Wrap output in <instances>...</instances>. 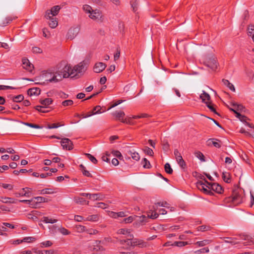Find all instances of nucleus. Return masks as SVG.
<instances>
[{
  "mask_svg": "<svg viewBox=\"0 0 254 254\" xmlns=\"http://www.w3.org/2000/svg\"><path fill=\"white\" fill-rule=\"evenodd\" d=\"M69 69L70 65L65 62H63L56 67L44 71L41 77L47 82L57 83L63 78L69 77Z\"/></svg>",
  "mask_w": 254,
  "mask_h": 254,
  "instance_id": "f257e3e1",
  "label": "nucleus"
},
{
  "mask_svg": "<svg viewBox=\"0 0 254 254\" xmlns=\"http://www.w3.org/2000/svg\"><path fill=\"white\" fill-rule=\"evenodd\" d=\"M83 10L87 13L89 14V17L93 20L101 21L102 14L100 10L98 9L93 10L92 7L88 5L83 6Z\"/></svg>",
  "mask_w": 254,
  "mask_h": 254,
  "instance_id": "f03ea898",
  "label": "nucleus"
},
{
  "mask_svg": "<svg viewBox=\"0 0 254 254\" xmlns=\"http://www.w3.org/2000/svg\"><path fill=\"white\" fill-rule=\"evenodd\" d=\"M80 30V27L78 25H76L70 28L65 36L67 40H72L78 35Z\"/></svg>",
  "mask_w": 254,
  "mask_h": 254,
  "instance_id": "7ed1b4c3",
  "label": "nucleus"
},
{
  "mask_svg": "<svg viewBox=\"0 0 254 254\" xmlns=\"http://www.w3.org/2000/svg\"><path fill=\"white\" fill-rule=\"evenodd\" d=\"M86 64L84 63H80L77 65L74 66L72 69H71L70 66L69 75H74V73H82L84 72L86 69Z\"/></svg>",
  "mask_w": 254,
  "mask_h": 254,
  "instance_id": "20e7f679",
  "label": "nucleus"
},
{
  "mask_svg": "<svg viewBox=\"0 0 254 254\" xmlns=\"http://www.w3.org/2000/svg\"><path fill=\"white\" fill-rule=\"evenodd\" d=\"M242 193V191L240 190L234 191L232 196V201L234 204L237 205L242 202L243 200Z\"/></svg>",
  "mask_w": 254,
  "mask_h": 254,
  "instance_id": "39448f33",
  "label": "nucleus"
},
{
  "mask_svg": "<svg viewBox=\"0 0 254 254\" xmlns=\"http://www.w3.org/2000/svg\"><path fill=\"white\" fill-rule=\"evenodd\" d=\"M206 180L203 182L202 181H198L196 183V187L201 191H202L203 192L206 194H210L211 193V190L208 188L209 185L206 183Z\"/></svg>",
  "mask_w": 254,
  "mask_h": 254,
  "instance_id": "423d86ee",
  "label": "nucleus"
},
{
  "mask_svg": "<svg viewBox=\"0 0 254 254\" xmlns=\"http://www.w3.org/2000/svg\"><path fill=\"white\" fill-rule=\"evenodd\" d=\"M61 143L63 146V149H66L67 150H71L72 147V142L71 141L67 138H64L61 139Z\"/></svg>",
  "mask_w": 254,
  "mask_h": 254,
  "instance_id": "0eeeda50",
  "label": "nucleus"
},
{
  "mask_svg": "<svg viewBox=\"0 0 254 254\" xmlns=\"http://www.w3.org/2000/svg\"><path fill=\"white\" fill-rule=\"evenodd\" d=\"M206 183L209 185L208 188L210 190H212L213 191L217 192V193H221L222 191V188L219 184L216 183H209L206 181Z\"/></svg>",
  "mask_w": 254,
  "mask_h": 254,
  "instance_id": "6e6552de",
  "label": "nucleus"
},
{
  "mask_svg": "<svg viewBox=\"0 0 254 254\" xmlns=\"http://www.w3.org/2000/svg\"><path fill=\"white\" fill-rule=\"evenodd\" d=\"M130 246L134 247L136 246H138L139 247L141 248L146 247L147 246V244L145 242L141 240H139L137 239H134L133 238H132L131 240H130Z\"/></svg>",
  "mask_w": 254,
  "mask_h": 254,
  "instance_id": "1a4fd4ad",
  "label": "nucleus"
},
{
  "mask_svg": "<svg viewBox=\"0 0 254 254\" xmlns=\"http://www.w3.org/2000/svg\"><path fill=\"white\" fill-rule=\"evenodd\" d=\"M101 107L100 106H97L95 107L92 111L89 112L87 114L85 115V116H83L84 118H87L91 117L92 115L101 114L103 112L101 111Z\"/></svg>",
  "mask_w": 254,
  "mask_h": 254,
  "instance_id": "9d476101",
  "label": "nucleus"
},
{
  "mask_svg": "<svg viewBox=\"0 0 254 254\" xmlns=\"http://www.w3.org/2000/svg\"><path fill=\"white\" fill-rule=\"evenodd\" d=\"M220 141L216 138H209L207 141V145L210 146L211 145H213L215 147L220 148L221 147V145L219 143Z\"/></svg>",
  "mask_w": 254,
  "mask_h": 254,
  "instance_id": "9b49d317",
  "label": "nucleus"
},
{
  "mask_svg": "<svg viewBox=\"0 0 254 254\" xmlns=\"http://www.w3.org/2000/svg\"><path fill=\"white\" fill-rule=\"evenodd\" d=\"M106 67V65L103 63H98L95 64L94 66V71L96 73H100L104 70Z\"/></svg>",
  "mask_w": 254,
  "mask_h": 254,
  "instance_id": "f8f14e48",
  "label": "nucleus"
},
{
  "mask_svg": "<svg viewBox=\"0 0 254 254\" xmlns=\"http://www.w3.org/2000/svg\"><path fill=\"white\" fill-rule=\"evenodd\" d=\"M23 67L29 71H31L34 68V66L31 64L28 60L23 59L22 60Z\"/></svg>",
  "mask_w": 254,
  "mask_h": 254,
  "instance_id": "ddd939ff",
  "label": "nucleus"
},
{
  "mask_svg": "<svg viewBox=\"0 0 254 254\" xmlns=\"http://www.w3.org/2000/svg\"><path fill=\"white\" fill-rule=\"evenodd\" d=\"M33 208H36V204L38 203H41L44 202H47L48 200L47 199L45 198V197H42V196H36L33 198Z\"/></svg>",
  "mask_w": 254,
  "mask_h": 254,
  "instance_id": "4468645a",
  "label": "nucleus"
},
{
  "mask_svg": "<svg viewBox=\"0 0 254 254\" xmlns=\"http://www.w3.org/2000/svg\"><path fill=\"white\" fill-rule=\"evenodd\" d=\"M154 210L150 209L148 211H147V217L150 218L151 219H156L159 216V214L156 212V208L155 206H153Z\"/></svg>",
  "mask_w": 254,
  "mask_h": 254,
  "instance_id": "2eb2a0df",
  "label": "nucleus"
},
{
  "mask_svg": "<svg viewBox=\"0 0 254 254\" xmlns=\"http://www.w3.org/2000/svg\"><path fill=\"white\" fill-rule=\"evenodd\" d=\"M128 155L131 156V158L134 160L138 161L140 159V156L139 154L134 150H129L127 151Z\"/></svg>",
  "mask_w": 254,
  "mask_h": 254,
  "instance_id": "dca6fc26",
  "label": "nucleus"
},
{
  "mask_svg": "<svg viewBox=\"0 0 254 254\" xmlns=\"http://www.w3.org/2000/svg\"><path fill=\"white\" fill-rule=\"evenodd\" d=\"M41 90L39 88L35 87L30 88L28 90V94L30 96L38 95L40 94Z\"/></svg>",
  "mask_w": 254,
  "mask_h": 254,
  "instance_id": "f3484780",
  "label": "nucleus"
},
{
  "mask_svg": "<svg viewBox=\"0 0 254 254\" xmlns=\"http://www.w3.org/2000/svg\"><path fill=\"white\" fill-rule=\"evenodd\" d=\"M113 115L118 120H121L123 123H125V121L124 120H123V118L125 115L124 112H123V111L116 112L113 113Z\"/></svg>",
  "mask_w": 254,
  "mask_h": 254,
  "instance_id": "a211bd4d",
  "label": "nucleus"
},
{
  "mask_svg": "<svg viewBox=\"0 0 254 254\" xmlns=\"http://www.w3.org/2000/svg\"><path fill=\"white\" fill-rule=\"evenodd\" d=\"M103 198V195L101 193H94L90 195L89 199L92 200H102Z\"/></svg>",
  "mask_w": 254,
  "mask_h": 254,
  "instance_id": "6ab92c4d",
  "label": "nucleus"
},
{
  "mask_svg": "<svg viewBox=\"0 0 254 254\" xmlns=\"http://www.w3.org/2000/svg\"><path fill=\"white\" fill-rule=\"evenodd\" d=\"M231 105L234 107L233 108H232V109H235L237 112H242L244 109V107L241 104H238L236 103L232 102L231 103ZM231 109V108H229V109L230 110Z\"/></svg>",
  "mask_w": 254,
  "mask_h": 254,
  "instance_id": "aec40b11",
  "label": "nucleus"
},
{
  "mask_svg": "<svg viewBox=\"0 0 254 254\" xmlns=\"http://www.w3.org/2000/svg\"><path fill=\"white\" fill-rule=\"evenodd\" d=\"M188 244L187 242H175L173 244L171 245L173 246H177L179 247H182ZM169 243H167L165 244V246H170Z\"/></svg>",
  "mask_w": 254,
  "mask_h": 254,
  "instance_id": "412c9836",
  "label": "nucleus"
},
{
  "mask_svg": "<svg viewBox=\"0 0 254 254\" xmlns=\"http://www.w3.org/2000/svg\"><path fill=\"white\" fill-rule=\"evenodd\" d=\"M222 82L223 84L227 86L231 90L233 91H235V88L233 84L230 83L228 80L223 79L222 80Z\"/></svg>",
  "mask_w": 254,
  "mask_h": 254,
  "instance_id": "4be33fe9",
  "label": "nucleus"
},
{
  "mask_svg": "<svg viewBox=\"0 0 254 254\" xmlns=\"http://www.w3.org/2000/svg\"><path fill=\"white\" fill-rule=\"evenodd\" d=\"M118 234L127 235V237L129 238V234H131L130 229H121L118 232Z\"/></svg>",
  "mask_w": 254,
  "mask_h": 254,
  "instance_id": "5701e85b",
  "label": "nucleus"
},
{
  "mask_svg": "<svg viewBox=\"0 0 254 254\" xmlns=\"http://www.w3.org/2000/svg\"><path fill=\"white\" fill-rule=\"evenodd\" d=\"M61 7L59 5L53 6L51 9V13L53 16H56L59 13Z\"/></svg>",
  "mask_w": 254,
  "mask_h": 254,
  "instance_id": "b1692460",
  "label": "nucleus"
},
{
  "mask_svg": "<svg viewBox=\"0 0 254 254\" xmlns=\"http://www.w3.org/2000/svg\"><path fill=\"white\" fill-rule=\"evenodd\" d=\"M200 98L204 103L206 102V100H209L210 99V95L204 91H203V93L200 95Z\"/></svg>",
  "mask_w": 254,
  "mask_h": 254,
  "instance_id": "393cba45",
  "label": "nucleus"
},
{
  "mask_svg": "<svg viewBox=\"0 0 254 254\" xmlns=\"http://www.w3.org/2000/svg\"><path fill=\"white\" fill-rule=\"evenodd\" d=\"M98 220H99V216L96 214L88 216L85 219V220L90 221H92V222H96V221H98Z\"/></svg>",
  "mask_w": 254,
  "mask_h": 254,
  "instance_id": "a878e982",
  "label": "nucleus"
},
{
  "mask_svg": "<svg viewBox=\"0 0 254 254\" xmlns=\"http://www.w3.org/2000/svg\"><path fill=\"white\" fill-rule=\"evenodd\" d=\"M57 220L56 219L50 218L48 217H44L42 218V221L46 223H51L53 224L57 222Z\"/></svg>",
  "mask_w": 254,
  "mask_h": 254,
  "instance_id": "bb28decb",
  "label": "nucleus"
},
{
  "mask_svg": "<svg viewBox=\"0 0 254 254\" xmlns=\"http://www.w3.org/2000/svg\"><path fill=\"white\" fill-rule=\"evenodd\" d=\"M0 201L5 203H14V200H13V199L10 197H0Z\"/></svg>",
  "mask_w": 254,
  "mask_h": 254,
  "instance_id": "cd10ccee",
  "label": "nucleus"
},
{
  "mask_svg": "<svg viewBox=\"0 0 254 254\" xmlns=\"http://www.w3.org/2000/svg\"><path fill=\"white\" fill-rule=\"evenodd\" d=\"M50 21L49 22V25L52 28H56L58 25V22L56 18H52L49 19Z\"/></svg>",
  "mask_w": 254,
  "mask_h": 254,
  "instance_id": "c85d7f7f",
  "label": "nucleus"
},
{
  "mask_svg": "<svg viewBox=\"0 0 254 254\" xmlns=\"http://www.w3.org/2000/svg\"><path fill=\"white\" fill-rule=\"evenodd\" d=\"M210 242H211V240H204L203 241L197 242L195 243V244L197 245L199 247H202V246H204L205 245H207L210 244Z\"/></svg>",
  "mask_w": 254,
  "mask_h": 254,
  "instance_id": "c756f323",
  "label": "nucleus"
},
{
  "mask_svg": "<svg viewBox=\"0 0 254 254\" xmlns=\"http://www.w3.org/2000/svg\"><path fill=\"white\" fill-rule=\"evenodd\" d=\"M52 102L53 100L50 98H46L40 101L41 104L45 106H48L52 104Z\"/></svg>",
  "mask_w": 254,
  "mask_h": 254,
  "instance_id": "7c9ffc66",
  "label": "nucleus"
},
{
  "mask_svg": "<svg viewBox=\"0 0 254 254\" xmlns=\"http://www.w3.org/2000/svg\"><path fill=\"white\" fill-rule=\"evenodd\" d=\"M176 161L178 162L179 166L182 168H184L186 166V163L185 162L184 160H183L182 157H179L178 158H176Z\"/></svg>",
  "mask_w": 254,
  "mask_h": 254,
  "instance_id": "2f4dec72",
  "label": "nucleus"
},
{
  "mask_svg": "<svg viewBox=\"0 0 254 254\" xmlns=\"http://www.w3.org/2000/svg\"><path fill=\"white\" fill-rule=\"evenodd\" d=\"M54 193V191L51 189H44L40 190V194H53Z\"/></svg>",
  "mask_w": 254,
  "mask_h": 254,
  "instance_id": "473e14b6",
  "label": "nucleus"
},
{
  "mask_svg": "<svg viewBox=\"0 0 254 254\" xmlns=\"http://www.w3.org/2000/svg\"><path fill=\"white\" fill-rule=\"evenodd\" d=\"M141 163L143 165V167L144 168L148 169V168H150V166H151L150 163L149 161L146 158H144L142 160Z\"/></svg>",
  "mask_w": 254,
  "mask_h": 254,
  "instance_id": "72a5a7b5",
  "label": "nucleus"
},
{
  "mask_svg": "<svg viewBox=\"0 0 254 254\" xmlns=\"http://www.w3.org/2000/svg\"><path fill=\"white\" fill-rule=\"evenodd\" d=\"M164 168L167 173L169 174H171L172 173L173 169H172L169 163H166L165 165Z\"/></svg>",
  "mask_w": 254,
  "mask_h": 254,
  "instance_id": "f704fd0d",
  "label": "nucleus"
},
{
  "mask_svg": "<svg viewBox=\"0 0 254 254\" xmlns=\"http://www.w3.org/2000/svg\"><path fill=\"white\" fill-rule=\"evenodd\" d=\"M222 178L223 180L226 182L229 183L230 179V175L229 173L224 172L222 174Z\"/></svg>",
  "mask_w": 254,
  "mask_h": 254,
  "instance_id": "c9c22d12",
  "label": "nucleus"
},
{
  "mask_svg": "<svg viewBox=\"0 0 254 254\" xmlns=\"http://www.w3.org/2000/svg\"><path fill=\"white\" fill-rule=\"evenodd\" d=\"M195 155L196 157H197L198 159H200L201 161H202V162L205 161L204 156L201 152H200L199 151H197L195 153Z\"/></svg>",
  "mask_w": 254,
  "mask_h": 254,
  "instance_id": "e433bc0d",
  "label": "nucleus"
},
{
  "mask_svg": "<svg viewBox=\"0 0 254 254\" xmlns=\"http://www.w3.org/2000/svg\"><path fill=\"white\" fill-rule=\"evenodd\" d=\"M112 153L114 156L118 157L120 160H123V156L119 151L113 150Z\"/></svg>",
  "mask_w": 254,
  "mask_h": 254,
  "instance_id": "4c0bfd02",
  "label": "nucleus"
},
{
  "mask_svg": "<svg viewBox=\"0 0 254 254\" xmlns=\"http://www.w3.org/2000/svg\"><path fill=\"white\" fill-rule=\"evenodd\" d=\"M130 4L131 5V7L132 8V10L134 12H136L138 9V3L136 0L131 1Z\"/></svg>",
  "mask_w": 254,
  "mask_h": 254,
  "instance_id": "58836bf2",
  "label": "nucleus"
},
{
  "mask_svg": "<svg viewBox=\"0 0 254 254\" xmlns=\"http://www.w3.org/2000/svg\"><path fill=\"white\" fill-rule=\"evenodd\" d=\"M227 240L225 241L226 243L231 244L232 245H235L238 243L236 242V238H226Z\"/></svg>",
  "mask_w": 254,
  "mask_h": 254,
  "instance_id": "ea45409f",
  "label": "nucleus"
},
{
  "mask_svg": "<svg viewBox=\"0 0 254 254\" xmlns=\"http://www.w3.org/2000/svg\"><path fill=\"white\" fill-rule=\"evenodd\" d=\"M133 235L132 234H129V238L127 237V238L126 240H123L120 241L121 243L122 244H127V245H129V242H130V240L133 238Z\"/></svg>",
  "mask_w": 254,
  "mask_h": 254,
  "instance_id": "a19ab883",
  "label": "nucleus"
},
{
  "mask_svg": "<svg viewBox=\"0 0 254 254\" xmlns=\"http://www.w3.org/2000/svg\"><path fill=\"white\" fill-rule=\"evenodd\" d=\"M31 190L30 188H23L22 189V190L23 191H24V193H19V195H23V196H29V193H30V190Z\"/></svg>",
  "mask_w": 254,
  "mask_h": 254,
  "instance_id": "79ce46f5",
  "label": "nucleus"
},
{
  "mask_svg": "<svg viewBox=\"0 0 254 254\" xmlns=\"http://www.w3.org/2000/svg\"><path fill=\"white\" fill-rule=\"evenodd\" d=\"M24 97L22 95H19L13 98V101L15 102H19L23 100Z\"/></svg>",
  "mask_w": 254,
  "mask_h": 254,
  "instance_id": "37998d69",
  "label": "nucleus"
},
{
  "mask_svg": "<svg viewBox=\"0 0 254 254\" xmlns=\"http://www.w3.org/2000/svg\"><path fill=\"white\" fill-rule=\"evenodd\" d=\"M85 155L88 157V158L94 164H96L97 163V159L92 155L89 153H86Z\"/></svg>",
  "mask_w": 254,
  "mask_h": 254,
  "instance_id": "c03bdc74",
  "label": "nucleus"
},
{
  "mask_svg": "<svg viewBox=\"0 0 254 254\" xmlns=\"http://www.w3.org/2000/svg\"><path fill=\"white\" fill-rule=\"evenodd\" d=\"M40 244H41V247L42 248H43V247H49L53 245V243L52 242H51L50 241H47L45 242H42Z\"/></svg>",
  "mask_w": 254,
  "mask_h": 254,
  "instance_id": "a18cd8bd",
  "label": "nucleus"
},
{
  "mask_svg": "<svg viewBox=\"0 0 254 254\" xmlns=\"http://www.w3.org/2000/svg\"><path fill=\"white\" fill-rule=\"evenodd\" d=\"M143 151L147 155H149L151 156L153 155L154 152L152 149L148 147H145Z\"/></svg>",
  "mask_w": 254,
  "mask_h": 254,
  "instance_id": "49530a36",
  "label": "nucleus"
},
{
  "mask_svg": "<svg viewBox=\"0 0 254 254\" xmlns=\"http://www.w3.org/2000/svg\"><path fill=\"white\" fill-rule=\"evenodd\" d=\"M76 230L78 232H86V229L85 226L82 225H77L76 226Z\"/></svg>",
  "mask_w": 254,
  "mask_h": 254,
  "instance_id": "de8ad7c7",
  "label": "nucleus"
},
{
  "mask_svg": "<svg viewBox=\"0 0 254 254\" xmlns=\"http://www.w3.org/2000/svg\"><path fill=\"white\" fill-rule=\"evenodd\" d=\"M58 231L61 233H62V234H63L64 235H68L70 233V232L67 229H65L64 228H63V227L59 228Z\"/></svg>",
  "mask_w": 254,
  "mask_h": 254,
  "instance_id": "09e8293b",
  "label": "nucleus"
},
{
  "mask_svg": "<svg viewBox=\"0 0 254 254\" xmlns=\"http://www.w3.org/2000/svg\"><path fill=\"white\" fill-rule=\"evenodd\" d=\"M208 66L210 67L212 69H214L216 68L217 64L215 59H213L211 61L210 64L208 65Z\"/></svg>",
  "mask_w": 254,
  "mask_h": 254,
  "instance_id": "8fccbe9b",
  "label": "nucleus"
},
{
  "mask_svg": "<svg viewBox=\"0 0 254 254\" xmlns=\"http://www.w3.org/2000/svg\"><path fill=\"white\" fill-rule=\"evenodd\" d=\"M35 109L39 112L42 113H46L48 112L47 110H45L46 107L44 106H36Z\"/></svg>",
  "mask_w": 254,
  "mask_h": 254,
  "instance_id": "3c124183",
  "label": "nucleus"
},
{
  "mask_svg": "<svg viewBox=\"0 0 254 254\" xmlns=\"http://www.w3.org/2000/svg\"><path fill=\"white\" fill-rule=\"evenodd\" d=\"M73 104V101L71 100H67L64 101L62 102V105L64 106H71Z\"/></svg>",
  "mask_w": 254,
  "mask_h": 254,
  "instance_id": "603ef678",
  "label": "nucleus"
},
{
  "mask_svg": "<svg viewBox=\"0 0 254 254\" xmlns=\"http://www.w3.org/2000/svg\"><path fill=\"white\" fill-rule=\"evenodd\" d=\"M248 34L250 36L252 35H254V25H249L248 27Z\"/></svg>",
  "mask_w": 254,
  "mask_h": 254,
  "instance_id": "864d4df0",
  "label": "nucleus"
},
{
  "mask_svg": "<svg viewBox=\"0 0 254 254\" xmlns=\"http://www.w3.org/2000/svg\"><path fill=\"white\" fill-rule=\"evenodd\" d=\"M209 229V227L205 225H202L200 226H199L197 228V230L199 231H208Z\"/></svg>",
  "mask_w": 254,
  "mask_h": 254,
  "instance_id": "5fc2aeb1",
  "label": "nucleus"
},
{
  "mask_svg": "<svg viewBox=\"0 0 254 254\" xmlns=\"http://www.w3.org/2000/svg\"><path fill=\"white\" fill-rule=\"evenodd\" d=\"M25 125L28 127H33V128H35L40 129V128H42L41 127H40L37 125L33 124H31V123H25Z\"/></svg>",
  "mask_w": 254,
  "mask_h": 254,
  "instance_id": "6e6d98bb",
  "label": "nucleus"
},
{
  "mask_svg": "<svg viewBox=\"0 0 254 254\" xmlns=\"http://www.w3.org/2000/svg\"><path fill=\"white\" fill-rule=\"evenodd\" d=\"M20 202H23V203H26L31 205L32 207H33L34 204H33V198L30 200H20Z\"/></svg>",
  "mask_w": 254,
  "mask_h": 254,
  "instance_id": "4d7b16f0",
  "label": "nucleus"
},
{
  "mask_svg": "<svg viewBox=\"0 0 254 254\" xmlns=\"http://www.w3.org/2000/svg\"><path fill=\"white\" fill-rule=\"evenodd\" d=\"M35 238L32 237H25L22 240V241L23 242H31L34 241Z\"/></svg>",
  "mask_w": 254,
  "mask_h": 254,
  "instance_id": "13d9d810",
  "label": "nucleus"
},
{
  "mask_svg": "<svg viewBox=\"0 0 254 254\" xmlns=\"http://www.w3.org/2000/svg\"><path fill=\"white\" fill-rule=\"evenodd\" d=\"M32 51L34 53L36 54L41 53L42 52V50L40 48L37 47H33Z\"/></svg>",
  "mask_w": 254,
  "mask_h": 254,
  "instance_id": "bf43d9fd",
  "label": "nucleus"
},
{
  "mask_svg": "<svg viewBox=\"0 0 254 254\" xmlns=\"http://www.w3.org/2000/svg\"><path fill=\"white\" fill-rule=\"evenodd\" d=\"M149 116L147 114H142L138 116H134L132 117V118L133 119H139L142 118H147Z\"/></svg>",
  "mask_w": 254,
  "mask_h": 254,
  "instance_id": "052dcab7",
  "label": "nucleus"
},
{
  "mask_svg": "<svg viewBox=\"0 0 254 254\" xmlns=\"http://www.w3.org/2000/svg\"><path fill=\"white\" fill-rule=\"evenodd\" d=\"M134 220V218L133 216H129L127 218L124 219L123 221L126 223H131Z\"/></svg>",
  "mask_w": 254,
  "mask_h": 254,
  "instance_id": "680f3d73",
  "label": "nucleus"
},
{
  "mask_svg": "<svg viewBox=\"0 0 254 254\" xmlns=\"http://www.w3.org/2000/svg\"><path fill=\"white\" fill-rule=\"evenodd\" d=\"M74 220L77 222H81L83 220H85V219H84L83 217L80 215H75Z\"/></svg>",
  "mask_w": 254,
  "mask_h": 254,
  "instance_id": "e2e57ef3",
  "label": "nucleus"
},
{
  "mask_svg": "<svg viewBox=\"0 0 254 254\" xmlns=\"http://www.w3.org/2000/svg\"><path fill=\"white\" fill-rule=\"evenodd\" d=\"M0 231H1V232H0V235H3L4 234L2 232L7 231V229L5 226L2 224V225L0 226Z\"/></svg>",
  "mask_w": 254,
  "mask_h": 254,
  "instance_id": "0e129e2a",
  "label": "nucleus"
},
{
  "mask_svg": "<svg viewBox=\"0 0 254 254\" xmlns=\"http://www.w3.org/2000/svg\"><path fill=\"white\" fill-rule=\"evenodd\" d=\"M209 252V249L208 248H203L202 249H200L199 250H198L195 252V253H208Z\"/></svg>",
  "mask_w": 254,
  "mask_h": 254,
  "instance_id": "69168bd1",
  "label": "nucleus"
},
{
  "mask_svg": "<svg viewBox=\"0 0 254 254\" xmlns=\"http://www.w3.org/2000/svg\"><path fill=\"white\" fill-rule=\"evenodd\" d=\"M169 149V144L168 142L164 143L163 145V150L165 152H167Z\"/></svg>",
  "mask_w": 254,
  "mask_h": 254,
  "instance_id": "338daca9",
  "label": "nucleus"
},
{
  "mask_svg": "<svg viewBox=\"0 0 254 254\" xmlns=\"http://www.w3.org/2000/svg\"><path fill=\"white\" fill-rule=\"evenodd\" d=\"M86 233L89 234H95L98 231L96 230H94L92 229H86Z\"/></svg>",
  "mask_w": 254,
  "mask_h": 254,
  "instance_id": "774afa93",
  "label": "nucleus"
}]
</instances>
